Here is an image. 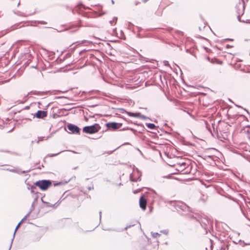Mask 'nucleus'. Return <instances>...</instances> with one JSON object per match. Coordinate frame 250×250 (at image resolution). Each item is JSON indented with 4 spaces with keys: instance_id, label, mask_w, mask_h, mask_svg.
<instances>
[{
    "instance_id": "obj_1",
    "label": "nucleus",
    "mask_w": 250,
    "mask_h": 250,
    "mask_svg": "<svg viewBox=\"0 0 250 250\" xmlns=\"http://www.w3.org/2000/svg\"><path fill=\"white\" fill-rule=\"evenodd\" d=\"M168 204L174 207V208L178 211L181 210L185 212H192L190 207L188 206L185 203L178 201H169Z\"/></svg>"
},
{
    "instance_id": "obj_2",
    "label": "nucleus",
    "mask_w": 250,
    "mask_h": 250,
    "mask_svg": "<svg viewBox=\"0 0 250 250\" xmlns=\"http://www.w3.org/2000/svg\"><path fill=\"white\" fill-rule=\"evenodd\" d=\"M74 63H68L64 67H58L55 66L54 70L51 71V72H53L54 73L58 72H68L72 71V74H75L77 73V71H75V70L78 69V67L77 68H74L75 67V66H73ZM48 72H51V71H48Z\"/></svg>"
},
{
    "instance_id": "obj_3",
    "label": "nucleus",
    "mask_w": 250,
    "mask_h": 250,
    "mask_svg": "<svg viewBox=\"0 0 250 250\" xmlns=\"http://www.w3.org/2000/svg\"><path fill=\"white\" fill-rule=\"evenodd\" d=\"M236 12L238 14V15H237L238 20L240 22H247V23L249 22L248 21L249 20H247V21H241V19H240V17L244 14V11H245V3H244V0H239V2L236 6Z\"/></svg>"
},
{
    "instance_id": "obj_4",
    "label": "nucleus",
    "mask_w": 250,
    "mask_h": 250,
    "mask_svg": "<svg viewBox=\"0 0 250 250\" xmlns=\"http://www.w3.org/2000/svg\"><path fill=\"white\" fill-rule=\"evenodd\" d=\"M101 129V126L98 124L92 125L85 126L83 129V131L87 134H94L98 132Z\"/></svg>"
},
{
    "instance_id": "obj_5",
    "label": "nucleus",
    "mask_w": 250,
    "mask_h": 250,
    "mask_svg": "<svg viewBox=\"0 0 250 250\" xmlns=\"http://www.w3.org/2000/svg\"><path fill=\"white\" fill-rule=\"evenodd\" d=\"M52 185V182L49 180H42L37 181L35 185L39 187L42 190H46Z\"/></svg>"
},
{
    "instance_id": "obj_6",
    "label": "nucleus",
    "mask_w": 250,
    "mask_h": 250,
    "mask_svg": "<svg viewBox=\"0 0 250 250\" xmlns=\"http://www.w3.org/2000/svg\"><path fill=\"white\" fill-rule=\"evenodd\" d=\"M54 64L56 65L60 63H36L35 65H32L31 67L36 68L38 70H39L41 68L42 70H47V67H53Z\"/></svg>"
},
{
    "instance_id": "obj_7",
    "label": "nucleus",
    "mask_w": 250,
    "mask_h": 250,
    "mask_svg": "<svg viewBox=\"0 0 250 250\" xmlns=\"http://www.w3.org/2000/svg\"><path fill=\"white\" fill-rule=\"evenodd\" d=\"M67 129L70 131L71 133L80 134V128L77 125L71 124H68L67 125Z\"/></svg>"
},
{
    "instance_id": "obj_8",
    "label": "nucleus",
    "mask_w": 250,
    "mask_h": 250,
    "mask_svg": "<svg viewBox=\"0 0 250 250\" xmlns=\"http://www.w3.org/2000/svg\"><path fill=\"white\" fill-rule=\"evenodd\" d=\"M122 123H117L116 122L108 123L106 124V126L108 129L116 130L122 126Z\"/></svg>"
},
{
    "instance_id": "obj_9",
    "label": "nucleus",
    "mask_w": 250,
    "mask_h": 250,
    "mask_svg": "<svg viewBox=\"0 0 250 250\" xmlns=\"http://www.w3.org/2000/svg\"><path fill=\"white\" fill-rule=\"evenodd\" d=\"M147 201L146 199L144 196H141L139 200L140 207L145 210L146 209Z\"/></svg>"
},
{
    "instance_id": "obj_10",
    "label": "nucleus",
    "mask_w": 250,
    "mask_h": 250,
    "mask_svg": "<svg viewBox=\"0 0 250 250\" xmlns=\"http://www.w3.org/2000/svg\"><path fill=\"white\" fill-rule=\"evenodd\" d=\"M30 215V213H28L18 223V224L17 225V227H16V229H15V231H14V234H13V239H12V241H11V244H10V248H9V250H10L11 248V246H12V242H13V241L14 240V237H15V233H16V231L17 230V229H18V228L20 227L21 224L24 221V220L26 219V218L28 217Z\"/></svg>"
},
{
    "instance_id": "obj_11",
    "label": "nucleus",
    "mask_w": 250,
    "mask_h": 250,
    "mask_svg": "<svg viewBox=\"0 0 250 250\" xmlns=\"http://www.w3.org/2000/svg\"><path fill=\"white\" fill-rule=\"evenodd\" d=\"M42 199V201L43 203H44V204H45V205L44 206V207H52L54 208H56L61 203L62 200H61V198L58 201V202H57L55 204H51L48 202H45L43 200L42 198L41 199Z\"/></svg>"
},
{
    "instance_id": "obj_12",
    "label": "nucleus",
    "mask_w": 250,
    "mask_h": 250,
    "mask_svg": "<svg viewBox=\"0 0 250 250\" xmlns=\"http://www.w3.org/2000/svg\"><path fill=\"white\" fill-rule=\"evenodd\" d=\"M47 115V112L44 110H38L36 114V117L39 119H42Z\"/></svg>"
},
{
    "instance_id": "obj_13",
    "label": "nucleus",
    "mask_w": 250,
    "mask_h": 250,
    "mask_svg": "<svg viewBox=\"0 0 250 250\" xmlns=\"http://www.w3.org/2000/svg\"><path fill=\"white\" fill-rule=\"evenodd\" d=\"M188 164L185 162H182L177 164V169L179 171H183L187 167Z\"/></svg>"
},
{
    "instance_id": "obj_14",
    "label": "nucleus",
    "mask_w": 250,
    "mask_h": 250,
    "mask_svg": "<svg viewBox=\"0 0 250 250\" xmlns=\"http://www.w3.org/2000/svg\"><path fill=\"white\" fill-rule=\"evenodd\" d=\"M230 64L235 69H240L241 71H243L244 72L247 71V70H245L244 69L242 68V66L241 63H230Z\"/></svg>"
},
{
    "instance_id": "obj_15",
    "label": "nucleus",
    "mask_w": 250,
    "mask_h": 250,
    "mask_svg": "<svg viewBox=\"0 0 250 250\" xmlns=\"http://www.w3.org/2000/svg\"><path fill=\"white\" fill-rule=\"evenodd\" d=\"M30 93H32L35 95H38V96H44L47 93L48 91L45 92H41V91H32L30 92Z\"/></svg>"
},
{
    "instance_id": "obj_16",
    "label": "nucleus",
    "mask_w": 250,
    "mask_h": 250,
    "mask_svg": "<svg viewBox=\"0 0 250 250\" xmlns=\"http://www.w3.org/2000/svg\"><path fill=\"white\" fill-rule=\"evenodd\" d=\"M70 181V179H69L68 180L66 181H62L59 182L55 183L54 184V186L55 187L60 185H64L67 184L69 181Z\"/></svg>"
},
{
    "instance_id": "obj_17",
    "label": "nucleus",
    "mask_w": 250,
    "mask_h": 250,
    "mask_svg": "<svg viewBox=\"0 0 250 250\" xmlns=\"http://www.w3.org/2000/svg\"><path fill=\"white\" fill-rule=\"evenodd\" d=\"M127 114L131 117H134L136 118H139L140 113L139 112H136V113H133L131 112H127Z\"/></svg>"
},
{
    "instance_id": "obj_18",
    "label": "nucleus",
    "mask_w": 250,
    "mask_h": 250,
    "mask_svg": "<svg viewBox=\"0 0 250 250\" xmlns=\"http://www.w3.org/2000/svg\"><path fill=\"white\" fill-rule=\"evenodd\" d=\"M146 126L150 129H154L156 128V125L152 123H146Z\"/></svg>"
},
{
    "instance_id": "obj_19",
    "label": "nucleus",
    "mask_w": 250,
    "mask_h": 250,
    "mask_svg": "<svg viewBox=\"0 0 250 250\" xmlns=\"http://www.w3.org/2000/svg\"><path fill=\"white\" fill-rule=\"evenodd\" d=\"M77 43H78V45L83 44V43H86L85 45H87L88 44L92 43V42L90 41H87V40H83L81 42H77Z\"/></svg>"
},
{
    "instance_id": "obj_20",
    "label": "nucleus",
    "mask_w": 250,
    "mask_h": 250,
    "mask_svg": "<svg viewBox=\"0 0 250 250\" xmlns=\"http://www.w3.org/2000/svg\"><path fill=\"white\" fill-rule=\"evenodd\" d=\"M141 175H140L138 177V178H137V179H133L132 178V174H130V179L131 181L132 182H136L137 181H140L141 180Z\"/></svg>"
},
{
    "instance_id": "obj_21",
    "label": "nucleus",
    "mask_w": 250,
    "mask_h": 250,
    "mask_svg": "<svg viewBox=\"0 0 250 250\" xmlns=\"http://www.w3.org/2000/svg\"><path fill=\"white\" fill-rule=\"evenodd\" d=\"M30 94V92H28L27 93V94L26 95H25L24 97H23V100L24 101H19V104H23L25 102L27 101V97L28 96V95Z\"/></svg>"
},
{
    "instance_id": "obj_22",
    "label": "nucleus",
    "mask_w": 250,
    "mask_h": 250,
    "mask_svg": "<svg viewBox=\"0 0 250 250\" xmlns=\"http://www.w3.org/2000/svg\"><path fill=\"white\" fill-rule=\"evenodd\" d=\"M30 171V170H27V171H25V170L21 171V170H17V172H15V173H18L19 174H24V173H25L26 172H29Z\"/></svg>"
},
{
    "instance_id": "obj_23",
    "label": "nucleus",
    "mask_w": 250,
    "mask_h": 250,
    "mask_svg": "<svg viewBox=\"0 0 250 250\" xmlns=\"http://www.w3.org/2000/svg\"><path fill=\"white\" fill-rule=\"evenodd\" d=\"M139 118H141V119H144V120L149 119V118H148L146 116H145V115H142L140 113V114H139Z\"/></svg>"
},
{
    "instance_id": "obj_24",
    "label": "nucleus",
    "mask_w": 250,
    "mask_h": 250,
    "mask_svg": "<svg viewBox=\"0 0 250 250\" xmlns=\"http://www.w3.org/2000/svg\"><path fill=\"white\" fill-rule=\"evenodd\" d=\"M151 236L153 237V238H156L157 236H159L160 235V234H159L157 232H151Z\"/></svg>"
},
{
    "instance_id": "obj_25",
    "label": "nucleus",
    "mask_w": 250,
    "mask_h": 250,
    "mask_svg": "<svg viewBox=\"0 0 250 250\" xmlns=\"http://www.w3.org/2000/svg\"><path fill=\"white\" fill-rule=\"evenodd\" d=\"M36 186H35V185H32V186H31L30 188H31V192H32V193H36V191L35 190V189H36Z\"/></svg>"
},
{
    "instance_id": "obj_26",
    "label": "nucleus",
    "mask_w": 250,
    "mask_h": 250,
    "mask_svg": "<svg viewBox=\"0 0 250 250\" xmlns=\"http://www.w3.org/2000/svg\"><path fill=\"white\" fill-rule=\"evenodd\" d=\"M63 151H61L57 153H55V154H48L47 155V156H49V157H54V156H56L57 155H58V154H59L60 153H62V152H63Z\"/></svg>"
},
{
    "instance_id": "obj_27",
    "label": "nucleus",
    "mask_w": 250,
    "mask_h": 250,
    "mask_svg": "<svg viewBox=\"0 0 250 250\" xmlns=\"http://www.w3.org/2000/svg\"><path fill=\"white\" fill-rule=\"evenodd\" d=\"M160 232L162 233L166 234V235H167L168 233V230L167 229L162 230H161Z\"/></svg>"
},
{
    "instance_id": "obj_28",
    "label": "nucleus",
    "mask_w": 250,
    "mask_h": 250,
    "mask_svg": "<svg viewBox=\"0 0 250 250\" xmlns=\"http://www.w3.org/2000/svg\"><path fill=\"white\" fill-rule=\"evenodd\" d=\"M34 208H35L34 204H33V203H32V204L31 205L30 210L28 213H30V214L31 212L34 209Z\"/></svg>"
},
{
    "instance_id": "obj_29",
    "label": "nucleus",
    "mask_w": 250,
    "mask_h": 250,
    "mask_svg": "<svg viewBox=\"0 0 250 250\" xmlns=\"http://www.w3.org/2000/svg\"><path fill=\"white\" fill-rule=\"evenodd\" d=\"M44 138V137H39V138H38V141H37V143L38 144H39V142H40V141H42V140H43Z\"/></svg>"
},
{
    "instance_id": "obj_30",
    "label": "nucleus",
    "mask_w": 250,
    "mask_h": 250,
    "mask_svg": "<svg viewBox=\"0 0 250 250\" xmlns=\"http://www.w3.org/2000/svg\"><path fill=\"white\" fill-rule=\"evenodd\" d=\"M7 170L10 171V172H13V173H15V172H17V169H7Z\"/></svg>"
},
{
    "instance_id": "obj_31",
    "label": "nucleus",
    "mask_w": 250,
    "mask_h": 250,
    "mask_svg": "<svg viewBox=\"0 0 250 250\" xmlns=\"http://www.w3.org/2000/svg\"><path fill=\"white\" fill-rule=\"evenodd\" d=\"M26 57H27V58H28V61H27L25 62H28V61H31V59H30V58H31V57L30 56V55L29 54H27V55H26Z\"/></svg>"
},
{
    "instance_id": "obj_32",
    "label": "nucleus",
    "mask_w": 250,
    "mask_h": 250,
    "mask_svg": "<svg viewBox=\"0 0 250 250\" xmlns=\"http://www.w3.org/2000/svg\"><path fill=\"white\" fill-rule=\"evenodd\" d=\"M126 129L130 130H131L132 131H133V132H136V130H135L134 129L132 128H130V127H126Z\"/></svg>"
},
{
    "instance_id": "obj_33",
    "label": "nucleus",
    "mask_w": 250,
    "mask_h": 250,
    "mask_svg": "<svg viewBox=\"0 0 250 250\" xmlns=\"http://www.w3.org/2000/svg\"><path fill=\"white\" fill-rule=\"evenodd\" d=\"M117 20V17H114L113 19V21H110V23L112 24V22H116Z\"/></svg>"
},
{
    "instance_id": "obj_34",
    "label": "nucleus",
    "mask_w": 250,
    "mask_h": 250,
    "mask_svg": "<svg viewBox=\"0 0 250 250\" xmlns=\"http://www.w3.org/2000/svg\"><path fill=\"white\" fill-rule=\"evenodd\" d=\"M121 110L122 111V113H125L127 114V112H128V111H126L125 109L123 108L121 109Z\"/></svg>"
},
{
    "instance_id": "obj_35",
    "label": "nucleus",
    "mask_w": 250,
    "mask_h": 250,
    "mask_svg": "<svg viewBox=\"0 0 250 250\" xmlns=\"http://www.w3.org/2000/svg\"><path fill=\"white\" fill-rule=\"evenodd\" d=\"M37 200H38V196H36L34 199V201L32 203H33V204H35L37 201Z\"/></svg>"
},
{
    "instance_id": "obj_36",
    "label": "nucleus",
    "mask_w": 250,
    "mask_h": 250,
    "mask_svg": "<svg viewBox=\"0 0 250 250\" xmlns=\"http://www.w3.org/2000/svg\"><path fill=\"white\" fill-rule=\"evenodd\" d=\"M87 188H88V189L89 190H90L93 189L94 188H93V186H92V187H88Z\"/></svg>"
},
{
    "instance_id": "obj_37",
    "label": "nucleus",
    "mask_w": 250,
    "mask_h": 250,
    "mask_svg": "<svg viewBox=\"0 0 250 250\" xmlns=\"http://www.w3.org/2000/svg\"><path fill=\"white\" fill-rule=\"evenodd\" d=\"M99 215H100V220L101 221V217H102V211H100L99 212Z\"/></svg>"
},
{
    "instance_id": "obj_38",
    "label": "nucleus",
    "mask_w": 250,
    "mask_h": 250,
    "mask_svg": "<svg viewBox=\"0 0 250 250\" xmlns=\"http://www.w3.org/2000/svg\"><path fill=\"white\" fill-rule=\"evenodd\" d=\"M40 22L41 24H46V22L43 21H41Z\"/></svg>"
},
{
    "instance_id": "obj_39",
    "label": "nucleus",
    "mask_w": 250,
    "mask_h": 250,
    "mask_svg": "<svg viewBox=\"0 0 250 250\" xmlns=\"http://www.w3.org/2000/svg\"><path fill=\"white\" fill-rule=\"evenodd\" d=\"M42 167H43V166L42 165V166H40L37 167V168L41 169Z\"/></svg>"
},
{
    "instance_id": "obj_40",
    "label": "nucleus",
    "mask_w": 250,
    "mask_h": 250,
    "mask_svg": "<svg viewBox=\"0 0 250 250\" xmlns=\"http://www.w3.org/2000/svg\"><path fill=\"white\" fill-rule=\"evenodd\" d=\"M148 0H143L142 1L144 2V3H146V2Z\"/></svg>"
},
{
    "instance_id": "obj_41",
    "label": "nucleus",
    "mask_w": 250,
    "mask_h": 250,
    "mask_svg": "<svg viewBox=\"0 0 250 250\" xmlns=\"http://www.w3.org/2000/svg\"><path fill=\"white\" fill-rule=\"evenodd\" d=\"M139 3V2H138V1H136V2H135V5H137L138 4V3Z\"/></svg>"
},
{
    "instance_id": "obj_42",
    "label": "nucleus",
    "mask_w": 250,
    "mask_h": 250,
    "mask_svg": "<svg viewBox=\"0 0 250 250\" xmlns=\"http://www.w3.org/2000/svg\"><path fill=\"white\" fill-rule=\"evenodd\" d=\"M129 227H130V226H127L125 228V230H126L127 229V228H128Z\"/></svg>"
},
{
    "instance_id": "obj_43",
    "label": "nucleus",
    "mask_w": 250,
    "mask_h": 250,
    "mask_svg": "<svg viewBox=\"0 0 250 250\" xmlns=\"http://www.w3.org/2000/svg\"><path fill=\"white\" fill-rule=\"evenodd\" d=\"M104 229V230H111V229Z\"/></svg>"
},
{
    "instance_id": "obj_44",
    "label": "nucleus",
    "mask_w": 250,
    "mask_h": 250,
    "mask_svg": "<svg viewBox=\"0 0 250 250\" xmlns=\"http://www.w3.org/2000/svg\"><path fill=\"white\" fill-rule=\"evenodd\" d=\"M29 106H27L26 107H25V109H29Z\"/></svg>"
},
{
    "instance_id": "obj_45",
    "label": "nucleus",
    "mask_w": 250,
    "mask_h": 250,
    "mask_svg": "<svg viewBox=\"0 0 250 250\" xmlns=\"http://www.w3.org/2000/svg\"><path fill=\"white\" fill-rule=\"evenodd\" d=\"M28 64H29V63H25V64H26V65H25V68L26 67H27V66L28 65Z\"/></svg>"
},
{
    "instance_id": "obj_46",
    "label": "nucleus",
    "mask_w": 250,
    "mask_h": 250,
    "mask_svg": "<svg viewBox=\"0 0 250 250\" xmlns=\"http://www.w3.org/2000/svg\"><path fill=\"white\" fill-rule=\"evenodd\" d=\"M122 130H127V129H126V128H124Z\"/></svg>"
},
{
    "instance_id": "obj_47",
    "label": "nucleus",
    "mask_w": 250,
    "mask_h": 250,
    "mask_svg": "<svg viewBox=\"0 0 250 250\" xmlns=\"http://www.w3.org/2000/svg\"><path fill=\"white\" fill-rule=\"evenodd\" d=\"M165 64L166 65H169V63H165Z\"/></svg>"
},
{
    "instance_id": "obj_48",
    "label": "nucleus",
    "mask_w": 250,
    "mask_h": 250,
    "mask_svg": "<svg viewBox=\"0 0 250 250\" xmlns=\"http://www.w3.org/2000/svg\"><path fill=\"white\" fill-rule=\"evenodd\" d=\"M163 62L165 63V62H168L167 61H165Z\"/></svg>"
},
{
    "instance_id": "obj_49",
    "label": "nucleus",
    "mask_w": 250,
    "mask_h": 250,
    "mask_svg": "<svg viewBox=\"0 0 250 250\" xmlns=\"http://www.w3.org/2000/svg\"><path fill=\"white\" fill-rule=\"evenodd\" d=\"M226 40H230V41H232V40H231V39H227Z\"/></svg>"
},
{
    "instance_id": "obj_50",
    "label": "nucleus",
    "mask_w": 250,
    "mask_h": 250,
    "mask_svg": "<svg viewBox=\"0 0 250 250\" xmlns=\"http://www.w3.org/2000/svg\"><path fill=\"white\" fill-rule=\"evenodd\" d=\"M145 61H146V62H149V61H148V60H145Z\"/></svg>"
},
{
    "instance_id": "obj_51",
    "label": "nucleus",
    "mask_w": 250,
    "mask_h": 250,
    "mask_svg": "<svg viewBox=\"0 0 250 250\" xmlns=\"http://www.w3.org/2000/svg\"><path fill=\"white\" fill-rule=\"evenodd\" d=\"M20 4V2H19V3H18V5L19 6Z\"/></svg>"
},
{
    "instance_id": "obj_52",
    "label": "nucleus",
    "mask_w": 250,
    "mask_h": 250,
    "mask_svg": "<svg viewBox=\"0 0 250 250\" xmlns=\"http://www.w3.org/2000/svg\"><path fill=\"white\" fill-rule=\"evenodd\" d=\"M112 3L113 4L114 3V1L112 0Z\"/></svg>"
},
{
    "instance_id": "obj_53",
    "label": "nucleus",
    "mask_w": 250,
    "mask_h": 250,
    "mask_svg": "<svg viewBox=\"0 0 250 250\" xmlns=\"http://www.w3.org/2000/svg\"><path fill=\"white\" fill-rule=\"evenodd\" d=\"M227 47H229V45H227Z\"/></svg>"
},
{
    "instance_id": "obj_54",
    "label": "nucleus",
    "mask_w": 250,
    "mask_h": 250,
    "mask_svg": "<svg viewBox=\"0 0 250 250\" xmlns=\"http://www.w3.org/2000/svg\"><path fill=\"white\" fill-rule=\"evenodd\" d=\"M170 177V175H169V176H167V178H169V177Z\"/></svg>"
},
{
    "instance_id": "obj_55",
    "label": "nucleus",
    "mask_w": 250,
    "mask_h": 250,
    "mask_svg": "<svg viewBox=\"0 0 250 250\" xmlns=\"http://www.w3.org/2000/svg\"><path fill=\"white\" fill-rule=\"evenodd\" d=\"M17 14H18V15H20V16H21V15H21V14H18V13H17Z\"/></svg>"
},
{
    "instance_id": "obj_56",
    "label": "nucleus",
    "mask_w": 250,
    "mask_h": 250,
    "mask_svg": "<svg viewBox=\"0 0 250 250\" xmlns=\"http://www.w3.org/2000/svg\"><path fill=\"white\" fill-rule=\"evenodd\" d=\"M119 186H121V185H122V184H121V183H120V184H119Z\"/></svg>"
},
{
    "instance_id": "obj_57",
    "label": "nucleus",
    "mask_w": 250,
    "mask_h": 250,
    "mask_svg": "<svg viewBox=\"0 0 250 250\" xmlns=\"http://www.w3.org/2000/svg\"><path fill=\"white\" fill-rule=\"evenodd\" d=\"M219 62V63H221L222 62H221L219 61V62Z\"/></svg>"
},
{
    "instance_id": "obj_58",
    "label": "nucleus",
    "mask_w": 250,
    "mask_h": 250,
    "mask_svg": "<svg viewBox=\"0 0 250 250\" xmlns=\"http://www.w3.org/2000/svg\"><path fill=\"white\" fill-rule=\"evenodd\" d=\"M84 65H83V66H82V67H81V68H82V67H83L84 66Z\"/></svg>"
},
{
    "instance_id": "obj_59",
    "label": "nucleus",
    "mask_w": 250,
    "mask_h": 250,
    "mask_svg": "<svg viewBox=\"0 0 250 250\" xmlns=\"http://www.w3.org/2000/svg\"><path fill=\"white\" fill-rule=\"evenodd\" d=\"M49 137H47L46 138V140H47L49 138Z\"/></svg>"
},
{
    "instance_id": "obj_60",
    "label": "nucleus",
    "mask_w": 250,
    "mask_h": 250,
    "mask_svg": "<svg viewBox=\"0 0 250 250\" xmlns=\"http://www.w3.org/2000/svg\"><path fill=\"white\" fill-rule=\"evenodd\" d=\"M137 171L139 172V170H138V169H137Z\"/></svg>"
}]
</instances>
